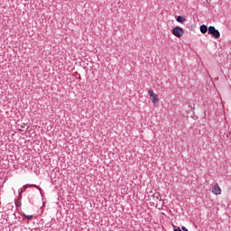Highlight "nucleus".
Returning a JSON list of instances; mask_svg holds the SVG:
<instances>
[{
  "label": "nucleus",
  "mask_w": 231,
  "mask_h": 231,
  "mask_svg": "<svg viewBox=\"0 0 231 231\" xmlns=\"http://www.w3.org/2000/svg\"><path fill=\"white\" fill-rule=\"evenodd\" d=\"M208 33L210 35H213V37H215V39H219V37H221V33L219 32V31L217 29H216V27L214 26H209L208 27Z\"/></svg>",
  "instance_id": "f257e3e1"
},
{
  "label": "nucleus",
  "mask_w": 231,
  "mask_h": 231,
  "mask_svg": "<svg viewBox=\"0 0 231 231\" xmlns=\"http://www.w3.org/2000/svg\"><path fill=\"white\" fill-rule=\"evenodd\" d=\"M212 193L215 194V196H219L221 194V187L217 184L214 185L212 188Z\"/></svg>",
  "instance_id": "20e7f679"
},
{
  "label": "nucleus",
  "mask_w": 231,
  "mask_h": 231,
  "mask_svg": "<svg viewBox=\"0 0 231 231\" xmlns=\"http://www.w3.org/2000/svg\"><path fill=\"white\" fill-rule=\"evenodd\" d=\"M152 196H156V199H158L160 202L163 204V200H162V196H160L159 192L153 193Z\"/></svg>",
  "instance_id": "0eeeda50"
},
{
  "label": "nucleus",
  "mask_w": 231,
  "mask_h": 231,
  "mask_svg": "<svg viewBox=\"0 0 231 231\" xmlns=\"http://www.w3.org/2000/svg\"><path fill=\"white\" fill-rule=\"evenodd\" d=\"M23 216L26 217V219H33V215L23 214Z\"/></svg>",
  "instance_id": "6e6552de"
},
{
  "label": "nucleus",
  "mask_w": 231,
  "mask_h": 231,
  "mask_svg": "<svg viewBox=\"0 0 231 231\" xmlns=\"http://www.w3.org/2000/svg\"><path fill=\"white\" fill-rule=\"evenodd\" d=\"M148 94L151 97V98H152V104L156 106V104L160 102V99L158 98V95H156L152 89H149Z\"/></svg>",
  "instance_id": "f03ea898"
},
{
  "label": "nucleus",
  "mask_w": 231,
  "mask_h": 231,
  "mask_svg": "<svg viewBox=\"0 0 231 231\" xmlns=\"http://www.w3.org/2000/svg\"><path fill=\"white\" fill-rule=\"evenodd\" d=\"M181 228L183 231H189V229H187V227H185V226H182Z\"/></svg>",
  "instance_id": "1a4fd4ad"
},
{
  "label": "nucleus",
  "mask_w": 231,
  "mask_h": 231,
  "mask_svg": "<svg viewBox=\"0 0 231 231\" xmlns=\"http://www.w3.org/2000/svg\"><path fill=\"white\" fill-rule=\"evenodd\" d=\"M187 21V19H185V17H183V16H178L177 17V23H185Z\"/></svg>",
  "instance_id": "423d86ee"
},
{
  "label": "nucleus",
  "mask_w": 231,
  "mask_h": 231,
  "mask_svg": "<svg viewBox=\"0 0 231 231\" xmlns=\"http://www.w3.org/2000/svg\"><path fill=\"white\" fill-rule=\"evenodd\" d=\"M174 231H181L180 228L174 229Z\"/></svg>",
  "instance_id": "9d476101"
},
{
  "label": "nucleus",
  "mask_w": 231,
  "mask_h": 231,
  "mask_svg": "<svg viewBox=\"0 0 231 231\" xmlns=\"http://www.w3.org/2000/svg\"><path fill=\"white\" fill-rule=\"evenodd\" d=\"M200 32L201 33H207V32H208V27H207V25H201Z\"/></svg>",
  "instance_id": "39448f33"
},
{
  "label": "nucleus",
  "mask_w": 231,
  "mask_h": 231,
  "mask_svg": "<svg viewBox=\"0 0 231 231\" xmlns=\"http://www.w3.org/2000/svg\"><path fill=\"white\" fill-rule=\"evenodd\" d=\"M172 33L175 37H183L184 31L181 27H175L172 30Z\"/></svg>",
  "instance_id": "7ed1b4c3"
}]
</instances>
